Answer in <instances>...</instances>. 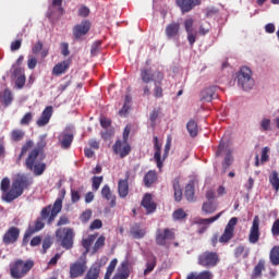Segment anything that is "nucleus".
Returning <instances> with one entry per match:
<instances>
[{
	"instance_id": "nucleus-7",
	"label": "nucleus",
	"mask_w": 279,
	"mask_h": 279,
	"mask_svg": "<svg viewBox=\"0 0 279 279\" xmlns=\"http://www.w3.org/2000/svg\"><path fill=\"white\" fill-rule=\"evenodd\" d=\"M175 240V232H173V229H157L156 230V238L155 241L158 245L165 247L167 245L168 241Z\"/></svg>"
},
{
	"instance_id": "nucleus-46",
	"label": "nucleus",
	"mask_w": 279,
	"mask_h": 279,
	"mask_svg": "<svg viewBox=\"0 0 279 279\" xmlns=\"http://www.w3.org/2000/svg\"><path fill=\"white\" fill-rule=\"evenodd\" d=\"M92 217H93V210L86 209L81 214L80 221H82V223H88Z\"/></svg>"
},
{
	"instance_id": "nucleus-9",
	"label": "nucleus",
	"mask_w": 279,
	"mask_h": 279,
	"mask_svg": "<svg viewBox=\"0 0 279 279\" xmlns=\"http://www.w3.org/2000/svg\"><path fill=\"white\" fill-rule=\"evenodd\" d=\"M236 223H239V218L233 217L227 223L222 235L219 238L220 243H230L234 238V228H236Z\"/></svg>"
},
{
	"instance_id": "nucleus-31",
	"label": "nucleus",
	"mask_w": 279,
	"mask_h": 279,
	"mask_svg": "<svg viewBox=\"0 0 279 279\" xmlns=\"http://www.w3.org/2000/svg\"><path fill=\"white\" fill-rule=\"evenodd\" d=\"M97 236H99V233L89 234L86 239L82 240V245H83L86 254H88L90 252V245H93V243H95V240L97 239Z\"/></svg>"
},
{
	"instance_id": "nucleus-36",
	"label": "nucleus",
	"mask_w": 279,
	"mask_h": 279,
	"mask_svg": "<svg viewBox=\"0 0 279 279\" xmlns=\"http://www.w3.org/2000/svg\"><path fill=\"white\" fill-rule=\"evenodd\" d=\"M269 258H270L271 265H274L275 267H278V265H279V245L274 246L270 250Z\"/></svg>"
},
{
	"instance_id": "nucleus-55",
	"label": "nucleus",
	"mask_w": 279,
	"mask_h": 279,
	"mask_svg": "<svg viewBox=\"0 0 279 279\" xmlns=\"http://www.w3.org/2000/svg\"><path fill=\"white\" fill-rule=\"evenodd\" d=\"M99 51H101V41L98 40L92 45L90 53H92V56H97V53H99Z\"/></svg>"
},
{
	"instance_id": "nucleus-38",
	"label": "nucleus",
	"mask_w": 279,
	"mask_h": 279,
	"mask_svg": "<svg viewBox=\"0 0 279 279\" xmlns=\"http://www.w3.org/2000/svg\"><path fill=\"white\" fill-rule=\"evenodd\" d=\"M141 78L144 84H149V82H154V74L147 68L141 70Z\"/></svg>"
},
{
	"instance_id": "nucleus-24",
	"label": "nucleus",
	"mask_w": 279,
	"mask_h": 279,
	"mask_svg": "<svg viewBox=\"0 0 279 279\" xmlns=\"http://www.w3.org/2000/svg\"><path fill=\"white\" fill-rule=\"evenodd\" d=\"M217 97V86L207 87L202 90L201 99L202 101H211Z\"/></svg>"
},
{
	"instance_id": "nucleus-19",
	"label": "nucleus",
	"mask_w": 279,
	"mask_h": 279,
	"mask_svg": "<svg viewBox=\"0 0 279 279\" xmlns=\"http://www.w3.org/2000/svg\"><path fill=\"white\" fill-rule=\"evenodd\" d=\"M129 180H130V171H126L125 179H121L118 182V193L122 198H125V196L130 194V183H128Z\"/></svg>"
},
{
	"instance_id": "nucleus-61",
	"label": "nucleus",
	"mask_w": 279,
	"mask_h": 279,
	"mask_svg": "<svg viewBox=\"0 0 279 279\" xmlns=\"http://www.w3.org/2000/svg\"><path fill=\"white\" fill-rule=\"evenodd\" d=\"M69 223H71V221L69 220V217H66V215L60 216L57 226H69Z\"/></svg>"
},
{
	"instance_id": "nucleus-32",
	"label": "nucleus",
	"mask_w": 279,
	"mask_h": 279,
	"mask_svg": "<svg viewBox=\"0 0 279 279\" xmlns=\"http://www.w3.org/2000/svg\"><path fill=\"white\" fill-rule=\"evenodd\" d=\"M130 234L134 239H143L145 236V234H147V231H145V229L141 228V226L135 225L134 227L131 228Z\"/></svg>"
},
{
	"instance_id": "nucleus-2",
	"label": "nucleus",
	"mask_w": 279,
	"mask_h": 279,
	"mask_svg": "<svg viewBox=\"0 0 279 279\" xmlns=\"http://www.w3.org/2000/svg\"><path fill=\"white\" fill-rule=\"evenodd\" d=\"M31 186L32 179L27 178L25 174H16L10 189V179L5 177L1 181L2 199L10 204L14 202V199H19L25 192V189H29Z\"/></svg>"
},
{
	"instance_id": "nucleus-53",
	"label": "nucleus",
	"mask_w": 279,
	"mask_h": 279,
	"mask_svg": "<svg viewBox=\"0 0 279 279\" xmlns=\"http://www.w3.org/2000/svg\"><path fill=\"white\" fill-rule=\"evenodd\" d=\"M34 119V113L27 112L24 114V117L21 119L20 123L21 125H29L32 123V120Z\"/></svg>"
},
{
	"instance_id": "nucleus-59",
	"label": "nucleus",
	"mask_w": 279,
	"mask_h": 279,
	"mask_svg": "<svg viewBox=\"0 0 279 279\" xmlns=\"http://www.w3.org/2000/svg\"><path fill=\"white\" fill-rule=\"evenodd\" d=\"M52 244L53 242H51V239L49 238L44 239L41 254H47V250H49V247H51Z\"/></svg>"
},
{
	"instance_id": "nucleus-54",
	"label": "nucleus",
	"mask_w": 279,
	"mask_h": 279,
	"mask_svg": "<svg viewBox=\"0 0 279 279\" xmlns=\"http://www.w3.org/2000/svg\"><path fill=\"white\" fill-rule=\"evenodd\" d=\"M104 182V177H94L93 178V191H99V186H101V183Z\"/></svg>"
},
{
	"instance_id": "nucleus-12",
	"label": "nucleus",
	"mask_w": 279,
	"mask_h": 279,
	"mask_svg": "<svg viewBox=\"0 0 279 279\" xmlns=\"http://www.w3.org/2000/svg\"><path fill=\"white\" fill-rule=\"evenodd\" d=\"M260 241V218L255 216L248 233V242L256 245Z\"/></svg>"
},
{
	"instance_id": "nucleus-57",
	"label": "nucleus",
	"mask_w": 279,
	"mask_h": 279,
	"mask_svg": "<svg viewBox=\"0 0 279 279\" xmlns=\"http://www.w3.org/2000/svg\"><path fill=\"white\" fill-rule=\"evenodd\" d=\"M38 64V59H36V57L34 56H28V60H27V66L31 70L36 69V65Z\"/></svg>"
},
{
	"instance_id": "nucleus-8",
	"label": "nucleus",
	"mask_w": 279,
	"mask_h": 279,
	"mask_svg": "<svg viewBox=\"0 0 279 279\" xmlns=\"http://www.w3.org/2000/svg\"><path fill=\"white\" fill-rule=\"evenodd\" d=\"M86 269H88L86 266V259L85 257H81V260L74 262L70 265V278H82V276L86 274Z\"/></svg>"
},
{
	"instance_id": "nucleus-41",
	"label": "nucleus",
	"mask_w": 279,
	"mask_h": 279,
	"mask_svg": "<svg viewBox=\"0 0 279 279\" xmlns=\"http://www.w3.org/2000/svg\"><path fill=\"white\" fill-rule=\"evenodd\" d=\"M234 256L235 258H241V256H243V258H247V256H250V248L245 250V246L239 245L234 250Z\"/></svg>"
},
{
	"instance_id": "nucleus-20",
	"label": "nucleus",
	"mask_w": 279,
	"mask_h": 279,
	"mask_svg": "<svg viewBox=\"0 0 279 279\" xmlns=\"http://www.w3.org/2000/svg\"><path fill=\"white\" fill-rule=\"evenodd\" d=\"M51 117H53V107L48 106L44 109V111L41 112V116L37 120L38 128H45V125H47V123L51 121Z\"/></svg>"
},
{
	"instance_id": "nucleus-40",
	"label": "nucleus",
	"mask_w": 279,
	"mask_h": 279,
	"mask_svg": "<svg viewBox=\"0 0 279 279\" xmlns=\"http://www.w3.org/2000/svg\"><path fill=\"white\" fill-rule=\"evenodd\" d=\"M25 138V131L21 129H14L11 131V140H13L15 143H19V141H23Z\"/></svg>"
},
{
	"instance_id": "nucleus-11",
	"label": "nucleus",
	"mask_w": 279,
	"mask_h": 279,
	"mask_svg": "<svg viewBox=\"0 0 279 279\" xmlns=\"http://www.w3.org/2000/svg\"><path fill=\"white\" fill-rule=\"evenodd\" d=\"M21 236V229L19 227H10L2 236L4 245H14Z\"/></svg>"
},
{
	"instance_id": "nucleus-63",
	"label": "nucleus",
	"mask_w": 279,
	"mask_h": 279,
	"mask_svg": "<svg viewBox=\"0 0 279 279\" xmlns=\"http://www.w3.org/2000/svg\"><path fill=\"white\" fill-rule=\"evenodd\" d=\"M41 49H43V41H37L34 45L32 52L35 53V56H36V54L40 53Z\"/></svg>"
},
{
	"instance_id": "nucleus-14",
	"label": "nucleus",
	"mask_w": 279,
	"mask_h": 279,
	"mask_svg": "<svg viewBox=\"0 0 279 279\" xmlns=\"http://www.w3.org/2000/svg\"><path fill=\"white\" fill-rule=\"evenodd\" d=\"M195 21L192 17H189L184 21L183 25L185 28V32L187 34V41L193 47L195 45V41L197 40V31L193 28Z\"/></svg>"
},
{
	"instance_id": "nucleus-17",
	"label": "nucleus",
	"mask_w": 279,
	"mask_h": 279,
	"mask_svg": "<svg viewBox=\"0 0 279 279\" xmlns=\"http://www.w3.org/2000/svg\"><path fill=\"white\" fill-rule=\"evenodd\" d=\"M165 80V74L160 71L155 72V82H154V96L156 99H162L165 96L162 90V81Z\"/></svg>"
},
{
	"instance_id": "nucleus-3",
	"label": "nucleus",
	"mask_w": 279,
	"mask_h": 279,
	"mask_svg": "<svg viewBox=\"0 0 279 279\" xmlns=\"http://www.w3.org/2000/svg\"><path fill=\"white\" fill-rule=\"evenodd\" d=\"M60 213H62V198H57L52 208L51 205H48L41 209L40 216L35 220L34 226L29 225L27 230L33 234L40 232L45 228V221H47L48 226H51Z\"/></svg>"
},
{
	"instance_id": "nucleus-62",
	"label": "nucleus",
	"mask_w": 279,
	"mask_h": 279,
	"mask_svg": "<svg viewBox=\"0 0 279 279\" xmlns=\"http://www.w3.org/2000/svg\"><path fill=\"white\" fill-rule=\"evenodd\" d=\"M21 45H23V40L16 39L11 43V51H19L21 49Z\"/></svg>"
},
{
	"instance_id": "nucleus-48",
	"label": "nucleus",
	"mask_w": 279,
	"mask_h": 279,
	"mask_svg": "<svg viewBox=\"0 0 279 279\" xmlns=\"http://www.w3.org/2000/svg\"><path fill=\"white\" fill-rule=\"evenodd\" d=\"M12 92H10V89H4L3 92V96H2V101L4 104V106H10V104H12Z\"/></svg>"
},
{
	"instance_id": "nucleus-47",
	"label": "nucleus",
	"mask_w": 279,
	"mask_h": 279,
	"mask_svg": "<svg viewBox=\"0 0 279 279\" xmlns=\"http://www.w3.org/2000/svg\"><path fill=\"white\" fill-rule=\"evenodd\" d=\"M232 162H234V157H232V154L228 153L222 162V169L226 171L232 166Z\"/></svg>"
},
{
	"instance_id": "nucleus-26",
	"label": "nucleus",
	"mask_w": 279,
	"mask_h": 279,
	"mask_svg": "<svg viewBox=\"0 0 279 279\" xmlns=\"http://www.w3.org/2000/svg\"><path fill=\"white\" fill-rule=\"evenodd\" d=\"M101 195L107 199V202H110L111 208H114L117 206V196L112 194V191L110 190V186L104 185L101 189Z\"/></svg>"
},
{
	"instance_id": "nucleus-43",
	"label": "nucleus",
	"mask_w": 279,
	"mask_h": 279,
	"mask_svg": "<svg viewBox=\"0 0 279 279\" xmlns=\"http://www.w3.org/2000/svg\"><path fill=\"white\" fill-rule=\"evenodd\" d=\"M106 245V236L105 235H100L94 246H93V254H97V252H99V250H101L104 246Z\"/></svg>"
},
{
	"instance_id": "nucleus-58",
	"label": "nucleus",
	"mask_w": 279,
	"mask_h": 279,
	"mask_svg": "<svg viewBox=\"0 0 279 279\" xmlns=\"http://www.w3.org/2000/svg\"><path fill=\"white\" fill-rule=\"evenodd\" d=\"M89 14H90V9H88V7L82 5L78 9V16H82L83 19H86V16H88Z\"/></svg>"
},
{
	"instance_id": "nucleus-25",
	"label": "nucleus",
	"mask_w": 279,
	"mask_h": 279,
	"mask_svg": "<svg viewBox=\"0 0 279 279\" xmlns=\"http://www.w3.org/2000/svg\"><path fill=\"white\" fill-rule=\"evenodd\" d=\"M117 279H129L130 278V263L124 260L121 263L116 275Z\"/></svg>"
},
{
	"instance_id": "nucleus-49",
	"label": "nucleus",
	"mask_w": 279,
	"mask_h": 279,
	"mask_svg": "<svg viewBox=\"0 0 279 279\" xmlns=\"http://www.w3.org/2000/svg\"><path fill=\"white\" fill-rule=\"evenodd\" d=\"M269 147L266 146L262 149L260 163L265 165V162H269Z\"/></svg>"
},
{
	"instance_id": "nucleus-37",
	"label": "nucleus",
	"mask_w": 279,
	"mask_h": 279,
	"mask_svg": "<svg viewBox=\"0 0 279 279\" xmlns=\"http://www.w3.org/2000/svg\"><path fill=\"white\" fill-rule=\"evenodd\" d=\"M202 210L205 213V215H213L217 210V205L213 203V201H207L203 203Z\"/></svg>"
},
{
	"instance_id": "nucleus-42",
	"label": "nucleus",
	"mask_w": 279,
	"mask_h": 279,
	"mask_svg": "<svg viewBox=\"0 0 279 279\" xmlns=\"http://www.w3.org/2000/svg\"><path fill=\"white\" fill-rule=\"evenodd\" d=\"M185 198L187 202H195V186H193V184L185 186Z\"/></svg>"
},
{
	"instance_id": "nucleus-10",
	"label": "nucleus",
	"mask_w": 279,
	"mask_h": 279,
	"mask_svg": "<svg viewBox=\"0 0 279 279\" xmlns=\"http://www.w3.org/2000/svg\"><path fill=\"white\" fill-rule=\"evenodd\" d=\"M219 263V255L215 252H204L198 256V265L202 267H216Z\"/></svg>"
},
{
	"instance_id": "nucleus-28",
	"label": "nucleus",
	"mask_w": 279,
	"mask_h": 279,
	"mask_svg": "<svg viewBox=\"0 0 279 279\" xmlns=\"http://www.w3.org/2000/svg\"><path fill=\"white\" fill-rule=\"evenodd\" d=\"M157 181H158V174L156 173L155 170L148 171L144 177V184L146 189L151 187V184H156Z\"/></svg>"
},
{
	"instance_id": "nucleus-1",
	"label": "nucleus",
	"mask_w": 279,
	"mask_h": 279,
	"mask_svg": "<svg viewBox=\"0 0 279 279\" xmlns=\"http://www.w3.org/2000/svg\"><path fill=\"white\" fill-rule=\"evenodd\" d=\"M45 147H47V141L45 140V135H43L34 148V141L28 140L21 148V153L17 157V165H21V160H23V156L25 154L28 155L25 159V167L28 171H33L34 175H43L45 171H47V163L43 162L45 160Z\"/></svg>"
},
{
	"instance_id": "nucleus-13",
	"label": "nucleus",
	"mask_w": 279,
	"mask_h": 279,
	"mask_svg": "<svg viewBox=\"0 0 279 279\" xmlns=\"http://www.w3.org/2000/svg\"><path fill=\"white\" fill-rule=\"evenodd\" d=\"M90 21L84 20L80 24H76L73 27V37L75 40H80L82 36H86L90 32Z\"/></svg>"
},
{
	"instance_id": "nucleus-29",
	"label": "nucleus",
	"mask_w": 279,
	"mask_h": 279,
	"mask_svg": "<svg viewBox=\"0 0 279 279\" xmlns=\"http://www.w3.org/2000/svg\"><path fill=\"white\" fill-rule=\"evenodd\" d=\"M221 215H223V211H220L216 216L211 218H198L195 220V223L197 226H210V223H215L218 219H220Z\"/></svg>"
},
{
	"instance_id": "nucleus-18",
	"label": "nucleus",
	"mask_w": 279,
	"mask_h": 279,
	"mask_svg": "<svg viewBox=\"0 0 279 279\" xmlns=\"http://www.w3.org/2000/svg\"><path fill=\"white\" fill-rule=\"evenodd\" d=\"M177 5L182 14H186L197 8V5H202V0H177Z\"/></svg>"
},
{
	"instance_id": "nucleus-22",
	"label": "nucleus",
	"mask_w": 279,
	"mask_h": 279,
	"mask_svg": "<svg viewBox=\"0 0 279 279\" xmlns=\"http://www.w3.org/2000/svg\"><path fill=\"white\" fill-rule=\"evenodd\" d=\"M154 159L156 160L157 167L159 169H162V157H161V151H162V144L158 143V136H154Z\"/></svg>"
},
{
	"instance_id": "nucleus-52",
	"label": "nucleus",
	"mask_w": 279,
	"mask_h": 279,
	"mask_svg": "<svg viewBox=\"0 0 279 279\" xmlns=\"http://www.w3.org/2000/svg\"><path fill=\"white\" fill-rule=\"evenodd\" d=\"M260 128H262L263 132H269V131H271V120H270V119H267V118H264V119L260 121Z\"/></svg>"
},
{
	"instance_id": "nucleus-4",
	"label": "nucleus",
	"mask_w": 279,
	"mask_h": 279,
	"mask_svg": "<svg viewBox=\"0 0 279 279\" xmlns=\"http://www.w3.org/2000/svg\"><path fill=\"white\" fill-rule=\"evenodd\" d=\"M33 267L34 260L17 259L10 266V272L14 279H21L27 276Z\"/></svg>"
},
{
	"instance_id": "nucleus-39",
	"label": "nucleus",
	"mask_w": 279,
	"mask_h": 279,
	"mask_svg": "<svg viewBox=\"0 0 279 279\" xmlns=\"http://www.w3.org/2000/svg\"><path fill=\"white\" fill-rule=\"evenodd\" d=\"M186 129L190 136H192V138H195V136H197V132H198L197 122H195L194 120H190L186 124Z\"/></svg>"
},
{
	"instance_id": "nucleus-45",
	"label": "nucleus",
	"mask_w": 279,
	"mask_h": 279,
	"mask_svg": "<svg viewBox=\"0 0 279 279\" xmlns=\"http://www.w3.org/2000/svg\"><path fill=\"white\" fill-rule=\"evenodd\" d=\"M186 211H184V209L182 208L174 210L172 214V218L174 219V221H182V219H186Z\"/></svg>"
},
{
	"instance_id": "nucleus-35",
	"label": "nucleus",
	"mask_w": 279,
	"mask_h": 279,
	"mask_svg": "<svg viewBox=\"0 0 279 279\" xmlns=\"http://www.w3.org/2000/svg\"><path fill=\"white\" fill-rule=\"evenodd\" d=\"M265 271V260L259 259L257 265L253 269L252 278H260Z\"/></svg>"
},
{
	"instance_id": "nucleus-27",
	"label": "nucleus",
	"mask_w": 279,
	"mask_h": 279,
	"mask_svg": "<svg viewBox=\"0 0 279 279\" xmlns=\"http://www.w3.org/2000/svg\"><path fill=\"white\" fill-rule=\"evenodd\" d=\"M180 34V23L172 22L166 27V36L168 38H175Z\"/></svg>"
},
{
	"instance_id": "nucleus-34",
	"label": "nucleus",
	"mask_w": 279,
	"mask_h": 279,
	"mask_svg": "<svg viewBox=\"0 0 279 279\" xmlns=\"http://www.w3.org/2000/svg\"><path fill=\"white\" fill-rule=\"evenodd\" d=\"M186 279H213V274L208 270H204L199 274L191 272L187 275Z\"/></svg>"
},
{
	"instance_id": "nucleus-23",
	"label": "nucleus",
	"mask_w": 279,
	"mask_h": 279,
	"mask_svg": "<svg viewBox=\"0 0 279 279\" xmlns=\"http://www.w3.org/2000/svg\"><path fill=\"white\" fill-rule=\"evenodd\" d=\"M70 66H71V60H64L62 62H59L53 66L52 75H56L57 77L59 75H64V73L69 71Z\"/></svg>"
},
{
	"instance_id": "nucleus-60",
	"label": "nucleus",
	"mask_w": 279,
	"mask_h": 279,
	"mask_svg": "<svg viewBox=\"0 0 279 279\" xmlns=\"http://www.w3.org/2000/svg\"><path fill=\"white\" fill-rule=\"evenodd\" d=\"M271 234L272 236H279V218L276 219L272 223Z\"/></svg>"
},
{
	"instance_id": "nucleus-33",
	"label": "nucleus",
	"mask_w": 279,
	"mask_h": 279,
	"mask_svg": "<svg viewBox=\"0 0 279 279\" xmlns=\"http://www.w3.org/2000/svg\"><path fill=\"white\" fill-rule=\"evenodd\" d=\"M172 186L174 191V202H182V187L180 186V179H174L172 181Z\"/></svg>"
},
{
	"instance_id": "nucleus-50",
	"label": "nucleus",
	"mask_w": 279,
	"mask_h": 279,
	"mask_svg": "<svg viewBox=\"0 0 279 279\" xmlns=\"http://www.w3.org/2000/svg\"><path fill=\"white\" fill-rule=\"evenodd\" d=\"M159 114H160V108H155V109L150 112L149 119H150V123H151L153 128L156 126V121H157Z\"/></svg>"
},
{
	"instance_id": "nucleus-51",
	"label": "nucleus",
	"mask_w": 279,
	"mask_h": 279,
	"mask_svg": "<svg viewBox=\"0 0 279 279\" xmlns=\"http://www.w3.org/2000/svg\"><path fill=\"white\" fill-rule=\"evenodd\" d=\"M80 193H81L80 190L71 189V202H72V204H77V202H80V199H82V195Z\"/></svg>"
},
{
	"instance_id": "nucleus-15",
	"label": "nucleus",
	"mask_w": 279,
	"mask_h": 279,
	"mask_svg": "<svg viewBox=\"0 0 279 279\" xmlns=\"http://www.w3.org/2000/svg\"><path fill=\"white\" fill-rule=\"evenodd\" d=\"M73 138H75V135L73 134V132H71V130L65 129L63 132H61L58 136L61 148L69 149L73 144Z\"/></svg>"
},
{
	"instance_id": "nucleus-56",
	"label": "nucleus",
	"mask_w": 279,
	"mask_h": 279,
	"mask_svg": "<svg viewBox=\"0 0 279 279\" xmlns=\"http://www.w3.org/2000/svg\"><path fill=\"white\" fill-rule=\"evenodd\" d=\"M101 228H104V222L100 219H95L89 226V230H101Z\"/></svg>"
},
{
	"instance_id": "nucleus-30",
	"label": "nucleus",
	"mask_w": 279,
	"mask_h": 279,
	"mask_svg": "<svg viewBox=\"0 0 279 279\" xmlns=\"http://www.w3.org/2000/svg\"><path fill=\"white\" fill-rule=\"evenodd\" d=\"M157 263H158V259L156 258V256L150 255L147 258L146 269L144 270V276H149V274H151V271H154V269H156Z\"/></svg>"
},
{
	"instance_id": "nucleus-44",
	"label": "nucleus",
	"mask_w": 279,
	"mask_h": 279,
	"mask_svg": "<svg viewBox=\"0 0 279 279\" xmlns=\"http://www.w3.org/2000/svg\"><path fill=\"white\" fill-rule=\"evenodd\" d=\"M269 182L272 186V189L276 191V193H278L279 191V177H278V171H272L270 178H269Z\"/></svg>"
},
{
	"instance_id": "nucleus-64",
	"label": "nucleus",
	"mask_w": 279,
	"mask_h": 279,
	"mask_svg": "<svg viewBox=\"0 0 279 279\" xmlns=\"http://www.w3.org/2000/svg\"><path fill=\"white\" fill-rule=\"evenodd\" d=\"M61 53L64 57L70 56L71 51L69 50V44L68 43H62L61 44Z\"/></svg>"
},
{
	"instance_id": "nucleus-6",
	"label": "nucleus",
	"mask_w": 279,
	"mask_h": 279,
	"mask_svg": "<svg viewBox=\"0 0 279 279\" xmlns=\"http://www.w3.org/2000/svg\"><path fill=\"white\" fill-rule=\"evenodd\" d=\"M56 236L60 241L61 246L65 250H71L73 247V239L75 238V232L71 228L58 229L56 231Z\"/></svg>"
},
{
	"instance_id": "nucleus-5",
	"label": "nucleus",
	"mask_w": 279,
	"mask_h": 279,
	"mask_svg": "<svg viewBox=\"0 0 279 279\" xmlns=\"http://www.w3.org/2000/svg\"><path fill=\"white\" fill-rule=\"evenodd\" d=\"M238 84L243 90H252L254 88V78H252V70L247 66H242L238 73Z\"/></svg>"
},
{
	"instance_id": "nucleus-21",
	"label": "nucleus",
	"mask_w": 279,
	"mask_h": 279,
	"mask_svg": "<svg viewBox=\"0 0 279 279\" xmlns=\"http://www.w3.org/2000/svg\"><path fill=\"white\" fill-rule=\"evenodd\" d=\"M142 206L145 208L147 215H151V213H156L157 205L151 198V194L146 193L142 199Z\"/></svg>"
},
{
	"instance_id": "nucleus-16",
	"label": "nucleus",
	"mask_w": 279,
	"mask_h": 279,
	"mask_svg": "<svg viewBox=\"0 0 279 279\" xmlns=\"http://www.w3.org/2000/svg\"><path fill=\"white\" fill-rule=\"evenodd\" d=\"M113 153L119 154L120 158H125L126 156H130V151H132V146L128 144V142H123L121 140H118L113 147Z\"/></svg>"
}]
</instances>
